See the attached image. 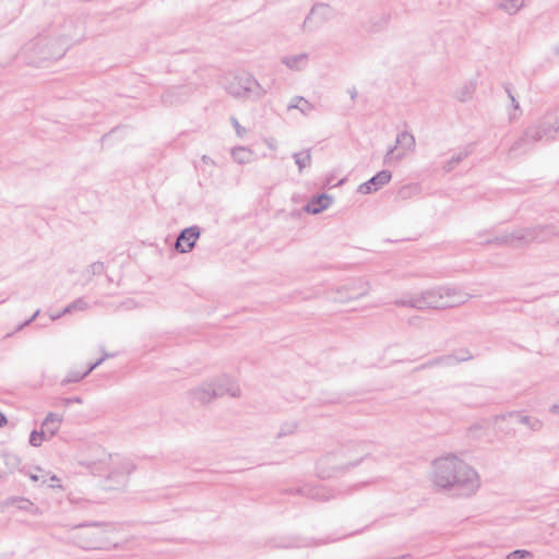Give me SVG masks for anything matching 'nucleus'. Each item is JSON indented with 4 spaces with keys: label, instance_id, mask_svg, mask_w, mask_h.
<instances>
[{
    "label": "nucleus",
    "instance_id": "a211bd4d",
    "mask_svg": "<svg viewBox=\"0 0 559 559\" xmlns=\"http://www.w3.org/2000/svg\"><path fill=\"white\" fill-rule=\"evenodd\" d=\"M61 421V416L55 413H49L41 423V429L45 430V433L48 435L49 438H51L59 430Z\"/></svg>",
    "mask_w": 559,
    "mask_h": 559
},
{
    "label": "nucleus",
    "instance_id": "412c9836",
    "mask_svg": "<svg viewBox=\"0 0 559 559\" xmlns=\"http://www.w3.org/2000/svg\"><path fill=\"white\" fill-rule=\"evenodd\" d=\"M9 503L15 504L17 509L27 511L32 514H39V508H37L31 500L22 497L11 498Z\"/></svg>",
    "mask_w": 559,
    "mask_h": 559
},
{
    "label": "nucleus",
    "instance_id": "393cba45",
    "mask_svg": "<svg viewBox=\"0 0 559 559\" xmlns=\"http://www.w3.org/2000/svg\"><path fill=\"white\" fill-rule=\"evenodd\" d=\"M471 154V151L465 148L464 151L460 152L457 155L453 156L451 159H449L443 165V170L445 173L452 171L464 158H466Z\"/></svg>",
    "mask_w": 559,
    "mask_h": 559
},
{
    "label": "nucleus",
    "instance_id": "1a4fd4ad",
    "mask_svg": "<svg viewBox=\"0 0 559 559\" xmlns=\"http://www.w3.org/2000/svg\"><path fill=\"white\" fill-rule=\"evenodd\" d=\"M201 235V228L197 225L183 228L175 242V248L180 253L190 252Z\"/></svg>",
    "mask_w": 559,
    "mask_h": 559
},
{
    "label": "nucleus",
    "instance_id": "6e6d98bb",
    "mask_svg": "<svg viewBox=\"0 0 559 559\" xmlns=\"http://www.w3.org/2000/svg\"><path fill=\"white\" fill-rule=\"evenodd\" d=\"M202 159H203L204 163H209V162L213 163V160L209 156H206V155H204L202 157Z\"/></svg>",
    "mask_w": 559,
    "mask_h": 559
},
{
    "label": "nucleus",
    "instance_id": "603ef678",
    "mask_svg": "<svg viewBox=\"0 0 559 559\" xmlns=\"http://www.w3.org/2000/svg\"><path fill=\"white\" fill-rule=\"evenodd\" d=\"M82 548H91L94 546V543L93 542H86L84 544H81L80 545Z\"/></svg>",
    "mask_w": 559,
    "mask_h": 559
},
{
    "label": "nucleus",
    "instance_id": "b1692460",
    "mask_svg": "<svg viewBox=\"0 0 559 559\" xmlns=\"http://www.w3.org/2000/svg\"><path fill=\"white\" fill-rule=\"evenodd\" d=\"M293 158L295 159V163L298 166L299 171H302L305 167L310 166L312 160L310 150L294 153Z\"/></svg>",
    "mask_w": 559,
    "mask_h": 559
},
{
    "label": "nucleus",
    "instance_id": "f704fd0d",
    "mask_svg": "<svg viewBox=\"0 0 559 559\" xmlns=\"http://www.w3.org/2000/svg\"><path fill=\"white\" fill-rule=\"evenodd\" d=\"M415 188L409 186V185H405L403 187H401L396 193V198L399 200H406L411 197V193L413 192Z\"/></svg>",
    "mask_w": 559,
    "mask_h": 559
},
{
    "label": "nucleus",
    "instance_id": "3c124183",
    "mask_svg": "<svg viewBox=\"0 0 559 559\" xmlns=\"http://www.w3.org/2000/svg\"><path fill=\"white\" fill-rule=\"evenodd\" d=\"M29 478L33 480V481H38L40 476L36 473V474H33L31 473L29 474Z\"/></svg>",
    "mask_w": 559,
    "mask_h": 559
},
{
    "label": "nucleus",
    "instance_id": "f3484780",
    "mask_svg": "<svg viewBox=\"0 0 559 559\" xmlns=\"http://www.w3.org/2000/svg\"><path fill=\"white\" fill-rule=\"evenodd\" d=\"M20 457L15 454L5 453L0 456V479L13 473L20 465Z\"/></svg>",
    "mask_w": 559,
    "mask_h": 559
},
{
    "label": "nucleus",
    "instance_id": "4468645a",
    "mask_svg": "<svg viewBox=\"0 0 559 559\" xmlns=\"http://www.w3.org/2000/svg\"><path fill=\"white\" fill-rule=\"evenodd\" d=\"M332 197L326 193L313 195L304 207L309 214H320L332 204Z\"/></svg>",
    "mask_w": 559,
    "mask_h": 559
},
{
    "label": "nucleus",
    "instance_id": "5fc2aeb1",
    "mask_svg": "<svg viewBox=\"0 0 559 559\" xmlns=\"http://www.w3.org/2000/svg\"><path fill=\"white\" fill-rule=\"evenodd\" d=\"M555 55L559 56V43L552 48Z\"/></svg>",
    "mask_w": 559,
    "mask_h": 559
},
{
    "label": "nucleus",
    "instance_id": "aec40b11",
    "mask_svg": "<svg viewBox=\"0 0 559 559\" xmlns=\"http://www.w3.org/2000/svg\"><path fill=\"white\" fill-rule=\"evenodd\" d=\"M282 62L289 69L299 71L306 67L308 62V55L299 53L294 56H287L282 59Z\"/></svg>",
    "mask_w": 559,
    "mask_h": 559
},
{
    "label": "nucleus",
    "instance_id": "c03bdc74",
    "mask_svg": "<svg viewBox=\"0 0 559 559\" xmlns=\"http://www.w3.org/2000/svg\"><path fill=\"white\" fill-rule=\"evenodd\" d=\"M274 547H276V548H294V547H298V545L295 542H289V543L275 544Z\"/></svg>",
    "mask_w": 559,
    "mask_h": 559
},
{
    "label": "nucleus",
    "instance_id": "4be33fe9",
    "mask_svg": "<svg viewBox=\"0 0 559 559\" xmlns=\"http://www.w3.org/2000/svg\"><path fill=\"white\" fill-rule=\"evenodd\" d=\"M528 0H502L498 7L509 14L518 13Z\"/></svg>",
    "mask_w": 559,
    "mask_h": 559
},
{
    "label": "nucleus",
    "instance_id": "7c9ffc66",
    "mask_svg": "<svg viewBox=\"0 0 559 559\" xmlns=\"http://www.w3.org/2000/svg\"><path fill=\"white\" fill-rule=\"evenodd\" d=\"M452 356H454L456 365L473 359V355L467 348L456 349L452 353Z\"/></svg>",
    "mask_w": 559,
    "mask_h": 559
},
{
    "label": "nucleus",
    "instance_id": "79ce46f5",
    "mask_svg": "<svg viewBox=\"0 0 559 559\" xmlns=\"http://www.w3.org/2000/svg\"><path fill=\"white\" fill-rule=\"evenodd\" d=\"M109 355H105V357H102L99 359H97L95 362H92L88 365V367L86 368V370H84V372H87V376L94 370L96 369L104 360L106 357H108Z\"/></svg>",
    "mask_w": 559,
    "mask_h": 559
},
{
    "label": "nucleus",
    "instance_id": "4d7b16f0",
    "mask_svg": "<svg viewBox=\"0 0 559 559\" xmlns=\"http://www.w3.org/2000/svg\"><path fill=\"white\" fill-rule=\"evenodd\" d=\"M359 462H360V460H359V461H357V462H355V463H352L349 466H350V467H355L356 465H358V463H359Z\"/></svg>",
    "mask_w": 559,
    "mask_h": 559
},
{
    "label": "nucleus",
    "instance_id": "6ab92c4d",
    "mask_svg": "<svg viewBox=\"0 0 559 559\" xmlns=\"http://www.w3.org/2000/svg\"><path fill=\"white\" fill-rule=\"evenodd\" d=\"M390 22V14H381L379 16L371 17L366 26L369 33H380L384 31Z\"/></svg>",
    "mask_w": 559,
    "mask_h": 559
},
{
    "label": "nucleus",
    "instance_id": "f8f14e48",
    "mask_svg": "<svg viewBox=\"0 0 559 559\" xmlns=\"http://www.w3.org/2000/svg\"><path fill=\"white\" fill-rule=\"evenodd\" d=\"M295 492L300 496L318 501H328L334 497L331 489H328L326 487L321 485H304L301 487L295 488Z\"/></svg>",
    "mask_w": 559,
    "mask_h": 559
},
{
    "label": "nucleus",
    "instance_id": "c756f323",
    "mask_svg": "<svg viewBox=\"0 0 559 559\" xmlns=\"http://www.w3.org/2000/svg\"><path fill=\"white\" fill-rule=\"evenodd\" d=\"M474 91L475 86L472 83L465 84L456 92V98L462 103L467 102L472 97Z\"/></svg>",
    "mask_w": 559,
    "mask_h": 559
},
{
    "label": "nucleus",
    "instance_id": "423d86ee",
    "mask_svg": "<svg viewBox=\"0 0 559 559\" xmlns=\"http://www.w3.org/2000/svg\"><path fill=\"white\" fill-rule=\"evenodd\" d=\"M559 130V115L547 114L544 120L536 126L528 127L524 134L511 146V152L526 151L532 145L544 138H554Z\"/></svg>",
    "mask_w": 559,
    "mask_h": 559
},
{
    "label": "nucleus",
    "instance_id": "49530a36",
    "mask_svg": "<svg viewBox=\"0 0 559 559\" xmlns=\"http://www.w3.org/2000/svg\"><path fill=\"white\" fill-rule=\"evenodd\" d=\"M348 94L350 96V99L355 100L358 95V92H357L356 87H352L348 90Z\"/></svg>",
    "mask_w": 559,
    "mask_h": 559
},
{
    "label": "nucleus",
    "instance_id": "a19ab883",
    "mask_svg": "<svg viewBox=\"0 0 559 559\" xmlns=\"http://www.w3.org/2000/svg\"><path fill=\"white\" fill-rule=\"evenodd\" d=\"M230 121L236 130L237 135L242 136V134L246 132V129L239 124L235 117H231Z\"/></svg>",
    "mask_w": 559,
    "mask_h": 559
},
{
    "label": "nucleus",
    "instance_id": "5701e85b",
    "mask_svg": "<svg viewBox=\"0 0 559 559\" xmlns=\"http://www.w3.org/2000/svg\"><path fill=\"white\" fill-rule=\"evenodd\" d=\"M289 109L296 108L302 114L308 115L313 110V106L307 99L301 96H296L288 106Z\"/></svg>",
    "mask_w": 559,
    "mask_h": 559
},
{
    "label": "nucleus",
    "instance_id": "c85d7f7f",
    "mask_svg": "<svg viewBox=\"0 0 559 559\" xmlns=\"http://www.w3.org/2000/svg\"><path fill=\"white\" fill-rule=\"evenodd\" d=\"M88 308L87 301H85L83 298H78L71 304H69L63 310L62 313H72L74 311H83Z\"/></svg>",
    "mask_w": 559,
    "mask_h": 559
},
{
    "label": "nucleus",
    "instance_id": "de8ad7c7",
    "mask_svg": "<svg viewBox=\"0 0 559 559\" xmlns=\"http://www.w3.org/2000/svg\"><path fill=\"white\" fill-rule=\"evenodd\" d=\"M8 423L5 415L0 411V428H2Z\"/></svg>",
    "mask_w": 559,
    "mask_h": 559
},
{
    "label": "nucleus",
    "instance_id": "f03ea898",
    "mask_svg": "<svg viewBox=\"0 0 559 559\" xmlns=\"http://www.w3.org/2000/svg\"><path fill=\"white\" fill-rule=\"evenodd\" d=\"M75 25L72 20H67L63 15H58L53 22L40 33L34 41L26 46V49L40 47L36 55L43 60L60 59L69 47L70 40H76Z\"/></svg>",
    "mask_w": 559,
    "mask_h": 559
},
{
    "label": "nucleus",
    "instance_id": "13d9d810",
    "mask_svg": "<svg viewBox=\"0 0 559 559\" xmlns=\"http://www.w3.org/2000/svg\"><path fill=\"white\" fill-rule=\"evenodd\" d=\"M477 236H478L479 239H481L483 238V233H479Z\"/></svg>",
    "mask_w": 559,
    "mask_h": 559
},
{
    "label": "nucleus",
    "instance_id": "2f4dec72",
    "mask_svg": "<svg viewBox=\"0 0 559 559\" xmlns=\"http://www.w3.org/2000/svg\"><path fill=\"white\" fill-rule=\"evenodd\" d=\"M46 433H45V430L40 429L39 431L38 430H33L29 435V443L33 445V447H39L44 440H46Z\"/></svg>",
    "mask_w": 559,
    "mask_h": 559
},
{
    "label": "nucleus",
    "instance_id": "a18cd8bd",
    "mask_svg": "<svg viewBox=\"0 0 559 559\" xmlns=\"http://www.w3.org/2000/svg\"><path fill=\"white\" fill-rule=\"evenodd\" d=\"M49 480H50L49 487H51V488L60 487V484H59L60 480L57 476H55V475L50 476Z\"/></svg>",
    "mask_w": 559,
    "mask_h": 559
},
{
    "label": "nucleus",
    "instance_id": "0eeeda50",
    "mask_svg": "<svg viewBox=\"0 0 559 559\" xmlns=\"http://www.w3.org/2000/svg\"><path fill=\"white\" fill-rule=\"evenodd\" d=\"M225 88L228 94L237 98L246 97L259 99L265 93L259 82L247 72L229 74L225 82Z\"/></svg>",
    "mask_w": 559,
    "mask_h": 559
},
{
    "label": "nucleus",
    "instance_id": "7ed1b4c3",
    "mask_svg": "<svg viewBox=\"0 0 559 559\" xmlns=\"http://www.w3.org/2000/svg\"><path fill=\"white\" fill-rule=\"evenodd\" d=\"M109 463L104 461L88 462L86 466L91 468L92 473H99L104 469H109L104 488L106 490L122 489L127 486L128 477L135 469V465L129 459H121L118 454H108Z\"/></svg>",
    "mask_w": 559,
    "mask_h": 559
},
{
    "label": "nucleus",
    "instance_id": "09e8293b",
    "mask_svg": "<svg viewBox=\"0 0 559 559\" xmlns=\"http://www.w3.org/2000/svg\"><path fill=\"white\" fill-rule=\"evenodd\" d=\"M98 525H99V523L93 522V523H83V524L78 525L76 527L80 528V527L98 526Z\"/></svg>",
    "mask_w": 559,
    "mask_h": 559
},
{
    "label": "nucleus",
    "instance_id": "8fccbe9b",
    "mask_svg": "<svg viewBox=\"0 0 559 559\" xmlns=\"http://www.w3.org/2000/svg\"><path fill=\"white\" fill-rule=\"evenodd\" d=\"M63 314H64V313H62V311H61V312H58V313L51 314V316H50V319L55 321V320L60 319Z\"/></svg>",
    "mask_w": 559,
    "mask_h": 559
},
{
    "label": "nucleus",
    "instance_id": "39448f33",
    "mask_svg": "<svg viewBox=\"0 0 559 559\" xmlns=\"http://www.w3.org/2000/svg\"><path fill=\"white\" fill-rule=\"evenodd\" d=\"M559 236V228L556 225H538L532 228H522L514 230L511 234H504L502 236L486 238L479 241L480 245H509L513 241H521L528 243L532 241L545 242L551 237Z\"/></svg>",
    "mask_w": 559,
    "mask_h": 559
},
{
    "label": "nucleus",
    "instance_id": "58836bf2",
    "mask_svg": "<svg viewBox=\"0 0 559 559\" xmlns=\"http://www.w3.org/2000/svg\"><path fill=\"white\" fill-rule=\"evenodd\" d=\"M105 265L103 262H94L91 264V271L94 275H99L104 272Z\"/></svg>",
    "mask_w": 559,
    "mask_h": 559
},
{
    "label": "nucleus",
    "instance_id": "cd10ccee",
    "mask_svg": "<svg viewBox=\"0 0 559 559\" xmlns=\"http://www.w3.org/2000/svg\"><path fill=\"white\" fill-rule=\"evenodd\" d=\"M85 377H87V372L71 369L67 373L66 378L61 381V385L80 382Z\"/></svg>",
    "mask_w": 559,
    "mask_h": 559
},
{
    "label": "nucleus",
    "instance_id": "864d4df0",
    "mask_svg": "<svg viewBox=\"0 0 559 559\" xmlns=\"http://www.w3.org/2000/svg\"><path fill=\"white\" fill-rule=\"evenodd\" d=\"M550 411L555 414H559V404H555L551 406Z\"/></svg>",
    "mask_w": 559,
    "mask_h": 559
},
{
    "label": "nucleus",
    "instance_id": "20e7f679",
    "mask_svg": "<svg viewBox=\"0 0 559 559\" xmlns=\"http://www.w3.org/2000/svg\"><path fill=\"white\" fill-rule=\"evenodd\" d=\"M456 294L455 287L439 286L436 288L427 289L420 295L404 297L397 299L395 304L397 306L423 309H447L452 308L450 298Z\"/></svg>",
    "mask_w": 559,
    "mask_h": 559
},
{
    "label": "nucleus",
    "instance_id": "72a5a7b5",
    "mask_svg": "<svg viewBox=\"0 0 559 559\" xmlns=\"http://www.w3.org/2000/svg\"><path fill=\"white\" fill-rule=\"evenodd\" d=\"M296 429H297V424L296 423L285 424L284 426H282V428L278 431L276 437L277 438H282L284 436L292 435V433L295 432Z\"/></svg>",
    "mask_w": 559,
    "mask_h": 559
},
{
    "label": "nucleus",
    "instance_id": "f257e3e1",
    "mask_svg": "<svg viewBox=\"0 0 559 559\" xmlns=\"http://www.w3.org/2000/svg\"><path fill=\"white\" fill-rule=\"evenodd\" d=\"M432 465L433 484L453 496L469 497L479 487L476 471L455 455L436 459Z\"/></svg>",
    "mask_w": 559,
    "mask_h": 559
},
{
    "label": "nucleus",
    "instance_id": "bb28decb",
    "mask_svg": "<svg viewBox=\"0 0 559 559\" xmlns=\"http://www.w3.org/2000/svg\"><path fill=\"white\" fill-rule=\"evenodd\" d=\"M503 87H504V91H506L508 97L511 100V106H512V108L514 110V114H510V120H514L518 117L516 111H519L521 114V107H520V104H519L518 99L515 98V96L513 94V86H512V84L506 83L503 85Z\"/></svg>",
    "mask_w": 559,
    "mask_h": 559
},
{
    "label": "nucleus",
    "instance_id": "473e14b6",
    "mask_svg": "<svg viewBox=\"0 0 559 559\" xmlns=\"http://www.w3.org/2000/svg\"><path fill=\"white\" fill-rule=\"evenodd\" d=\"M471 298V295L463 293L456 288V294L450 298V304L453 302L452 308L465 304Z\"/></svg>",
    "mask_w": 559,
    "mask_h": 559
},
{
    "label": "nucleus",
    "instance_id": "9b49d317",
    "mask_svg": "<svg viewBox=\"0 0 559 559\" xmlns=\"http://www.w3.org/2000/svg\"><path fill=\"white\" fill-rule=\"evenodd\" d=\"M391 178H392L391 171L383 169V170L377 173L374 176H372L366 182L361 183L358 187V192L361 194H369V193L376 192V191L380 190L382 187H384L386 183H389Z\"/></svg>",
    "mask_w": 559,
    "mask_h": 559
},
{
    "label": "nucleus",
    "instance_id": "dca6fc26",
    "mask_svg": "<svg viewBox=\"0 0 559 559\" xmlns=\"http://www.w3.org/2000/svg\"><path fill=\"white\" fill-rule=\"evenodd\" d=\"M188 90L189 88L187 86L171 87L162 95V100L166 105H175L181 103L187 97Z\"/></svg>",
    "mask_w": 559,
    "mask_h": 559
},
{
    "label": "nucleus",
    "instance_id": "9d476101",
    "mask_svg": "<svg viewBox=\"0 0 559 559\" xmlns=\"http://www.w3.org/2000/svg\"><path fill=\"white\" fill-rule=\"evenodd\" d=\"M369 292V284L362 280H355L352 283L342 286L338 290L337 300L347 301L364 297Z\"/></svg>",
    "mask_w": 559,
    "mask_h": 559
},
{
    "label": "nucleus",
    "instance_id": "c9c22d12",
    "mask_svg": "<svg viewBox=\"0 0 559 559\" xmlns=\"http://www.w3.org/2000/svg\"><path fill=\"white\" fill-rule=\"evenodd\" d=\"M439 364L441 367H453L456 366L454 356L452 354L439 356Z\"/></svg>",
    "mask_w": 559,
    "mask_h": 559
},
{
    "label": "nucleus",
    "instance_id": "4c0bfd02",
    "mask_svg": "<svg viewBox=\"0 0 559 559\" xmlns=\"http://www.w3.org/2000/svg\"><path fill=\"white\" fill-rule=\"evenodd\" d=\"M433 367H440V364H439V356L438 357H435L426 362H424L423 365H420L417 370H423V369H427V368H433Z\"/></svg>",
    "mask_w": 559,
    "mask_h": 559
},
{
    "label": "nucleus",
    "instance_id": "a878e982",
    "mask_svg": "<svg viewBox=\"0 0 559 559\" xmlns=\"http://www.w3.org/2000/svg\"><path fill=\"white\" fill-rule=\"evenodd\" d=\"M251 151L243 147V146H238V147H235L233 151H231V157L235 162L239 163V164H245V163H248L249 159H250V156H251Z\"/></svg>",
    "mask_w": 559,
    "mask_h": 559
},
{
    "label": "nucleus",
    "instance_id": "e433bc0d",
    "mask_svg": "<svg viewBox=\"0 0 559 559\" xmlns=\"http://www.w3.org/2000/svg\"><path fill=\"white\" fill-rule=\"evenodd\" d=\"M531 556L527 550H514L508 555V559H524L525 557Z\"/></svg>",
    "mask_w": 559,
    "mask_h": 559
},
{
    "label": "nucleus",
    "instance_id": "ddd939ff",
    "mask_svg": "<svg viewBox=\"0 0 559 559\" xmlns=\"http://www.w3.org/2000/svg\"><path fill=\"white\" fill-rule=\"evenodd\" d=\"M194 401L201 404L210 403L213 399L222 396V391L214 389L213 383H207L190 391Z\"/></svg>",
    "mask_w": 559,
    "mask_h": 559
},
{
    "label": "nucleus",
    "instance_id": "ea45409f",
    "mask_svg": "<svg viewBox=\"0 0 559 559\" xmlns=\"http://www.w3.org/2000/svg\"><path fill=\"white\" fill-rule=\"evenodd\" d=\"M39 313L40 310L37 309L29 319L17 325L16 331H21L23 328L29 325L39 316Z\"/></svg>",
    "mask_w": 559,
    "mask_h": 559
},
{
    "label": "nucleus",
    "instance_id": "37998d69",
    "mask_svg": "<svg viewBox=\"0 0 559 559\" xmlns=\"http://www.w3.org/2000/svg\"><path fill=\"white\" fill-rule=\"evenodd\" d=\"M64 405H70L72 403L82 404L83 400L80 396L66 397L62 400Z\"/></svg>",
    "mask_w": 559,
    "mask_h": 559
},
{
    "label": "nucleus",
    "instance_id": "6e6552de",
    "mask_svg": "<svg viewBox=\"0 0 559 559\" xmlns=\"http://www.w3.org/2000/svg\"><path fill=\"white\" fill-rule=\"evenodd\" d=\"M414 147L415 138L413 134L408 133L407 131L399 133L396 136V145L391 147L384 156V164H389L393 159L401 160L405 156V153L413 151Z\"/></svg>",
    "mask_w": 559,
    "mask_h": 559
},
{
    "label": "nucleus",
    "instance_id": "2eb2a0df",
    "mask_svg": "<svg viewBox=\"0 0 559 559\" xmlns=\"http://www.w3.org/2000/svg\"><path fill=\"white\" fill-rule=\"evenodd\" d=\"M213 385H214V389L222 391V396L225 394H229L234 397L240 395L239 386L235 383L233 378H230L226 374L217 378L216 381L213 382Z\"/></svg>",
    "mask_w": 559,
    "mask_h": 559
}]
</instances>
